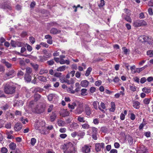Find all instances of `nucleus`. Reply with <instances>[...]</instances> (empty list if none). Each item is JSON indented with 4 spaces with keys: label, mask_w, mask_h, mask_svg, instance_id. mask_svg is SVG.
<instances>
[{
    "label": "nucleus",
    "mask_w": 153,
    "mask_h": 153,
    "mask_svg": "<svg viewBox=\"0 0 153 153\" xmlns=\"http://www.w3.org/2000/svg\"><path fill=\"white\" fill-rule=\"evenodd\" d=\"M16 87L11 83H7L4 85V92L7 94H12L16 91Z\"/></svg>",
    "instance_id": "f257e3e1"
},
{
    "label": "nucleus",
    "mask_w": 153,
    "mask_h": 153,
    "mask_svg": "<svg viewBox=\"0 0 153 153\" xmlns=\"http://www.w3.org/2000/svg\"><path fill=\"white\" fill-rule=\"evenodd\" d=\"M45 124V123L44 121L38 122L36 123L34 125V127L36 130L39 131V133L42 134H45L46 133L44 130Z\"/></svg>",
    "instance_id": "f03ea898"
},
{
    "label": "nucleus",
    "mask_w": 153,
    "mask_h": 153,
    "mask_svg": "<svg viewBox=\"0 0 153 153\" xmlns=\"http://www.w3.org/2000/svg\"><path fill=\"white\" fill-rule=\"evenodd\" d=\"M75 151L74 147L71 143L69 142L65 145L64 153H75Z\"/></svg>",
    "instance_id": "7ed1b4c3"
},
{
    "label": "nucleus",
    "mask_w": 153,
    "mask_h": 153,
    "mask_svg": "<svg viewBox=\"0 0 153 153\" xmlns=\"http://www.w3.org/2000/svg\"><path fill=\"white\" fill-rule=\"evenodd\" d=\"M133 26L135 27H139L142 26L146 25V22L143 20H137L134 21L133 23Z\"/></svg>",
    "instance_id": "20e7f679"
},
{
    "label": "nucleus",
    "mask_w": 153,
    "mask_h": 153,
    "mask_svg": "<svg viewBox=\"0 0 153 153\" xmlns=\"http://www.w3.org/2000/svg\"><path fill=\"white\" fill-rule=\"evenodd\" d=\"M136 153H149L147 148L143 145H141L137 148Z\"/></svg>",
    "instance_id": "39448f33"
},
{
    "label": "nucleus",
    "mask_w": 153,
    "mask_h": 153,
    "mask_svg": "<svg viewBox=\"0 0 153 153\" xmlns=\"http://www.w3.org/2000/svg\"><path fill=\"white\" fill-rule=\"evenodd\" d=\"M10 44L11 46L14 48L21 47L24 46V43L19 41H15L13 40H11Z\"/></svg>",
    "instance_id": "423d86ee"
},
{
    "label": "nucleus",
    "mask_w": 153,
    "mask_h": 153,
    "mask_svg": "<svg viewBox=\"0 0 153 153\" xmlns=\"http://www.w3.org/2000/svg\"><path fill=\"white\" fill-rule=\"evenodd\" d=\"M91 146L85 145L82 147L81 150L83 153H90L91 152Z\"/></svg>",
    "instance_id": "0eeeda50"
},
{
    "label": "nucleus",
    "mask_w": 153,
    "mask_h": 153,
    "mask_svg": "<svg viewBox=\"0 0 153 153\" xmlns=\"http://www.w3.org/2000/svg\"><path fill=\"white\" fill-rule=\"evenodd\" d=\"M0 7L7 10H11V6L10 3L4 2L0 5Z\"/></svg>",
    "instance_id": "6e6552de"
},
{
    "label": "nucleus",
    "mask_w": 153,
    "mask_h": 153,
    "mask_svg": "<svg viewBox=\"0 0 153 153\" xmlns=\"http://www.w3.org/2000/svg\"><path fill=\"white\" fill-rule=\"evenodd\" d=\"M105 144L104 143H97L95 144V149L97 152L101 151V148H104Z\"/></svg>",
    "instance_id": "1a4fd4ad"
},
{
    "label": "nucleus",
    "mask_w": 153,
    "mask_h": 153,
    "mask_svg": "<svg viewBox=\"0 0 153 153\" xmlns=\"http://www.w3.org/2000/svg\"><path fill=\"white\" fill-rule=\"evenodd\" d=\"M16 74V71L13 69H11L6 74V75L8 78H12L15 76Z\"/></svg>",
    "instance_id": "9d476101"
},
{
    "label": "nucleus",
    "mask_w": 153,
    "mask_h": 153,
    "mask_svg": "<svg viewBox=\"0 0 153 153\" xmlns=\"http://www.w3.org/2000/svg\"><path fill=\"white\" fill-rule=\"evenodd\" d=\"M83 109L82 104H80L75 110V113L80 114L83 112Z\"/></svg>",
    "instance_id": "9b49d317"
},
{
    "label": "nucleus",
    "mask_w": 153,
    "mask_h": 153,
    "mask_svg": "<svg viewBox=\"0 0 153 153\" xmlns=\"http://www.w3.org/2000/svg\"><path fill=\"white\" fill-rule=\"evenodd\" d=\"M44 111V108L41 106L36 107L35 108V111L37 113L40 114Z\"/></svg>",
    "instance_id": "f8f14e48"
},
{
    "label": "nucleus",
    "mask_w": 153,
    "mask_h": 153,
    "mask_svg": "<svg viewBox=\"0 0 153 153\" xmlns=\"http://www.w3.org/2000/svg\"><path fill=\"white\" fill-rule=\"evenodd\" d=\"M56 117L57 115L56 112H53L51 115L50 116V121L51 122H53L56 119Z\"/></svg>",
    "instance_id": "ddd939ff"
},
{
    "label": "nucleus",
    "mask_w": 153,
    "mask_h": 153,
    "mask_svg": "<svg viewBox=\"0 0 153 153\" xmlns=\"http://www.w3.org/2000/svg\"><path fill=\"white\" fill-rule=\"evenodd\" d=\"M22 128V126L21 123H17L15 125L14 129L16 131H20Z\"/></svg>",
    "instance_id": "4468645a"
},
{
    "label": "nucleus",
    "mask_w": 153,
    "mask_h": 153,
    "mask_svg": "<svg viewBox=\"0 0 153 153\" xmlns=\"http://www.w3.org/2000/svg\"><path fill=\"white\" fill-rule=\"evenodd\" d=\"M61 31L59 30H58L57 29L55 28H51L50 30V33L51 34H55L59 33Z\"/></svg>",
    "instance_id": "2eb2a0df"
},
{
    "label": "nucleus",
    "mask_w": 153,
    "mask_h": 153,
    "mask_svg": "<svg viewBox=\"0 0 153 153\" xmlns=\"http://www.w3.org/2000/svg\"><path fill=\"white\" fill-rule=\"evenodd\" d=\"M140 102L137 101H134L133 102V106L136 109H138L140 108Z\"/></svg>",
    "instance_id": "dca6fc26"
},
{
    "label": "nucleus",
    "mask_w": 153,
    "mask_h": 153,
    "mask_svg": "<svg viewBox=\"0 0 153 153\" xmlns=\"http://www.w3.org/2000/svg\"><path fill=\"white\" fill-rule=\"evenodd\" d=\"M89 84V82L86 80L82 81L80 83L81 86L83 87L86 88L87 87Z\"/></svg>",
    "instance_id": "f3484780"
},
{
    "label": "nucleus",
    "mask_w": 153,
    "mask_h": 153,
    "mask_svg": "<svg viewBox=\"0 0 153 153\" xmlns=\"http://www.w3.org/2000/svg\"><path fill=\"white\" fill-rule=\"evenodd\" d=\"M85 111L86 115L89 116L91 114V109L88 106H86L85 108Z\"/></svg>",
    "instance_id": "a211bd4d"
},
{
    "label": "nucleus",
    "mask_w": 153,
    "mask_h": 153,
    "mask_svg": "<svg viewBox=\"0 0 153 153\" xmlns=\"http://www.w3.org/2000/svg\"><path fill=\"white\" fill-rule=\"evenodd\" d=\"M43 52V57L44 58H49L51 56V53L50 52H48L46 50L44 51Z\"/></svg>",
    "instance_id": "6ab92c4d"
},
{
    "label": "nucleus",
    "mask_w": 153,
    "mask_h": 153,
    "mask_svg": "<svg viewBox=\"0 0 153 153\" xmlns=\"http://www.w3.org/2000/svg\"><path fill=\"white\" fill-rule=\"evenodd\" d=\"M31 76L30 75L25 74L24 76V79L26 82H27L30 81Z\"/></svg>",
    "instance_id": "aec40b11"
},
{
    "label": "nucleus",
    "mask_w": 153,
    "mask_h": 153,
    "mask_svg": "<svg viewBox=\"0 0 153 153\" xmlns=\"http://www.w3.org/2000/svg\"><path fill=\"white\" fill-rule=\"evenodd\" d=\"M48 72V70L45 68H42L40 69L39 72V74L40 75H43L45 74H46Z\"/></svg>",
    "instance_id": "412c9836"
},
{
    "label": "nucleus",
    "mask_w": 153,
    "mask_h": 153,
    "mask_svg": "<svg viewBox=\"0 0 153 153\" xmlns=\"http://www.w3.org/2000/svg\"><path fill=\"white\" fill-rule=\"evenodd\" d=\"M122 16L123 18L127 22L131 23L132 22V19L129 16H126L125 15L123 14Z\"/></svg>",
    "instance_id": "4be33fe9"
},
{
    "label": "nucleus",
    "mask_w": 153,
    "mask_h": 153,
    "mask_svg": "<svg viewBox=\"0 0 153 153\" xmlns=\"http://www.w3.org/2000/svg\"><path fill=\"white\" fill-rule=\"evenodd\" d=\"M79 127V125L76 123H72L70 125V127L74 129H77Z\"/></svg>",
    "instance_id": "5701e85b"
},
{
    "label": "nucleus",
    "mask_w": 153,
    "mask_h": 153,
    "mask_svg": "<svg viewBox=\"0 0 153 153\" xmlns=\"http://www.w3.org/2000/svg\"><path fill=\"white\" fill-rule=\"evenodd\" d=\"M57 123L58 125L59 126H64L65 124V122L64 121L59 120H58Z\"/></svg>",
    "instance_id": "b1692460"
},
{
    "label": "nucleus",
    "mask_w": 153,
    "mask_h": 153,
    "mask_svg": "<svg viewBox=\"0 0 153 153\" xmlns=\"http://www.w3.org/2000/svg\"><path fill=\"white\" fill-rule=\"evenodd\" d=\"M66 66L65 65L60 66L57 68L56 71H57L62 72L64 71L66 69Z\"/></svg>",
    "instance_id": "393cba45"
},
{
    "label": "nucleus",
    "mask_w": 153,
    "mask_h": 153,
    "mask_svg": "<svg viewBox=\"0 0 153 153\" xmlns=\"http://www.w3.org/2000/svg\"><path fill=\"white\" fill-rule=\"evenodd\" d=\"M9 146L10 149L14 150L16 148V143L13 142H11L9 145Z\"/></svg>",
    "instance_id": "a878e982"
},
{
    "label": "nucleus",
    "mask_w": 153,
    "mask_h": 153,
    "mask_svg": "<svg viewBox=\"0 0 153 153\" xmlns=\"http://www.w3.org/2000/svg\"><path fill=\"white\" fill-rule=\"evenodd\" d=\"M30 65L35 71H37L38 70L39 67L38 65L33 63H31Z\"/></svg>",
    "instance_id": "bb28decb"
},
{
    "label": "nucleus",
    "mask_w": 153,
    "mask_h": 153,
    "mask_svg": "<svg viewBox=\"0 0 153 153\" xmlns=\"http://www.w3.org/2000/svg\"><path fill=\"white\" fill-rule=\"evenodd\" d=\"M2 62L4 64L5 66L8 68H10L12 66V65L11 64L6 61L5 60H3L2 61Z\"/></svg>",
    "instance_id": "cd10ccee"
},
{
    "label": "nucleus",
    "mask_w": 153,
    "mask_h": 153,
    "mask_svg": "<svg viewBox=\"0 0 153 153\" xmlns=\"http://www.w3.org/2000/svg\"><path fill=\"white\" fill-rule=\"evenodd\" d=\"M38 79L39 81L43 82H45L47 81L46 77L43 76H39Z\"/></svg>",
    "instance_id": "c85d7f7f"
},
{
    "label": "nucleus",
    "mask_w": 153,
    "mask_h": 153,
    "mask_svg": "<svg viewBox=\"0 0 153 153\" xmlns=\"http://www.w3.org/2000/svg\"><path fill=\"white\" fill-rule=\"evenodd\" d=\"M26 73L25 74H27L30 75L32 72V70L31 68L29 67H27L26 68Z\"/></svg>",
    "instance_id": "c756f323"
},
{
    "label": "nucleus",
    "mask_w": 153,
    "mask_h": 153,
    "mask_svg": "<svg viewBox=\"0 0 153 153\" xmlns=\"http://www.w3.org/2000/svg\"><path fill=\"white\" fill-rule=\"evenodd\" d=\"M43 89L39 87H37L35 88L34 91L35 92H41L43 91Z\"/></svg>",
    "instance_id": "7c9ffc66"
},
{
    "label": "nucleus",
    "mask_w": 153,
    "mask_h": 153,
    "mask_svg": "<svg viewBox=\"0 0 153 153\" xmlns=\"http://www.w3.org/2000/svg\"><path fill=\"white\" fill-rule=\"evenodd\" d=\"M111 108L110 109V111L111 112H114L115 109V105L114 102H111Z\"/></svg>",
    "instance_id": "2f4dec72"
},
{
    "label": "nucleus",
    "mask_w": 153,
    "mask_h": 153,
    "mask_svg": "<svg viewBox=\"0 0 153 153\" xmlns=\"http://www.w3.org/2000/svg\"><path fill=\"white\" fill-rule=\"evenodd\" d=\"M76 106V104L75 102H73L71 104H68V108L71 109H74Z\"/></svg>",
    "instance_id": "473e14b6"
},
{
    "label": "nucleus",
    "mask_w": 153,
    "mask_h": 153,
    "mask_svg": "<svg viewBox=\"0 0 153 153\" xmlns=\"http://www.w3.org/2000/svg\"><path fill=\"white\" fill-rule=\"evenodd\" d=\"M87 90L86 89L83 88L81 90V95L83 96L87 95Z\"/></svg>",
    "instance_id": "72a5a7b5"
},
{
    "label": "nucleus",
    "mask_w": 153,
    "mask_h": 153,
    "mask_svg": "<svg viewBox=\"0 0 153 153\" xmlns=\"http://www.w3.org/2000/svg\"><path fill=\"white\" fill-rule=\"evenodd\" d=\"M41 97L40 95L38 94H36L34 96V100L36 101H37L39 100Z\"/></svg>",
    "instance_id": "f704fd0d"
},
{
    "label": "nucleus",
    "mask_w": 153,
    "mask_h": 153,
    "mask_svg": "<svg viewBox=\"0 0 153 153\" xmlns=\"http://www.w3.org/2000/svg\"><path fill=\"white\" fill-rule=\"evenodd\" d=\"M69 115V112L66 110L64 111L62 114H61V115H62V117H64L68 116Z\"/></svg>",
    "instance_id": "c9c22d12"
},
{
    "label": "nucleus",
    "mask_w": 153,
    "mask_h": 153,
    "mask_svg": "<svg viewBox=\"0 0 153 153\" xmlns=\"http://www.w3.org/2000/svg\"><path fill=\"white\" fill-rule=\"evenodd\" d=\"M82 126V128L84 129H88L90 128L89 125L87 123L83 124Z\"/></svg>",
    "instance_id": "e433bc0d"
},
{
    "label": "nucleus",
    "mask_w": 153,
    "mask_h": 153,
    "mask_svg": "<svg viewBox=\"0 0 153 153\" xmlns=\"http://www.w3.org/2000/svg\"><path fill=\"white\" fill-rule=\"evenodd\" d=\"M65 82L67 83L69 85L71 84H73L74 83L73 79L72 78H71L70 80H68L67 79H65Z\"/></svg>",
    "instance_id": "4c0bfd02"
},
{
    "label": "nucleus",
    "mask_w": 153,
    "mask_h": 153,
    "mask_svg": "<svg viewBox=\"0 0 153 153\" xmlns=\"http://www.w3.org/2000/svg\"><path fill=\"white\" fill-rule=\"evenodd\" d=\"M85 134V132L83 131H79L77 132V135L80 137H83Z\"/></svg>",
    "instance_id": "58836bf2"
},
{
    "label": "nucleus",
    "mask_w": 153,
    "mask_h": 153,
    "mask_svg": "<svg viewBox=\"0 0 153 153\" xmlns=\"http://www.w3.org/2000/svg\"><path fill=\"white\" fill-rule=\"evenodd\" d=\"M92 134H97V128L95 127H93L91 128Z\"/></svg>",
    "instance_id": "ea45409f"
},
{
    "label": "nucleus",
    "mask_w": 153,
    "mask_h": 153,
    "mask_svg": "<svg viewBox=\"0 0 153 153\" xmlns=\"http://www.w3.org/2000/svg\"><path fill=\"white\" fill-rule=\"evenodd\" d=\"M147 54L150 57H152L153 56V51L151 50L148 51L147 52Z\"/></svg>",
    "instance_id": "a19ab883"
},
{
    "label": "nucleus",
    "mask_w": 153,
    "mask_h": 153,
    "mask_svg": "<svg viewBox=\"0 0 153 153\" xmlns=\"http://www.w3.org/2000/svg\"><path fill=\"white\" fill-rule=\"evenodd\" d=\"M91 70H92L91 68V67L88 68V69L86 70V73L85 74V75L86 76H88L89 75Z\"/></svg>",
    "instance_id": "79ce46f5"
},
{
    "label": "nucleus",
    "mask_w": 153,
    "mask_h": 153,
    "mask_svg": "<svg viewBox=\"0 0 153 153\" xmlns=\"http://www.w3.org/2000/svg\"><path fill=\"white\" fill-rule=\"evenodd\" d=\"M97 104H99V102L97 101H94L93 103L94 108L96 110L97 109Z\"/></svg>",
    "instance_id": "37998d69"
},
{
    "label": "nucleus",
    "mask_w": 153,
    "mask_h": 153,
    "mask_svg": "<svg viewBox=\"0 0 153 153\" xmlns=\"http://www.w3.org/2000/svg\"><path fill=\"white\" fill-rule=\"evenodd\" d=\"M36 140L35 138H33L31 139L30 143L32 146H34L36 142Z\"/></svg>",
    "instance_id": "c03bdc74"
},
{
    "label": "nucleus",
    "mask_w": 153,
    "mask_h": 153,
    "mask_svg": "<svg viewBox=\"0 0 153 153\" xmlns=\"http://www.w3.org/2000/svg\"><path fill=\"white\" fill-rule=\"evenodd\" d=\"M62 75V73H61L55 72L54 74V76L56 77L59 78Z\"/></svg>",
    "instance_id": "a18cd8bd"
},
{
    "label": "nucleus",
    "mask_w": 153,
    "mask_h": 153,
    "mask_svg": "<svg viewBox=\"0 0 153 153\" xmlns=\"http://www.w3.org/2000/svg\"><path fill=\"white\" fill-rule=\"evenodd\" d=\"M142 91L144 92H145L146 93L148 94L151 91V90L149 88H143L142 89Z\"/></svg>",
    "instance_id": "49530a36"
},
{
    "label": "nucleus",
    "mask_w": 153,
    "mask_h": 153,
    "mask_svg": "<svg viewBox=\"0 0 153 153\" xmlns=\"http://www.w3.org/2000/svg\"><path fill=\"white\" fill-rule=\"evenodd\" d=\"M59 81L60 82L62 83H65V78L64 77V76L63 75L62 76H61L59 78Z\"/></svg>",
    "instance_id": "de8ad7c7"
},
{
    "label": "nucleus",
    "mask_w": 153,
    "mask_h": 153,
    "mask_svg": "<svg viewBox=\"0 0 153 153\" xmlns=\"http://www.w3.org/2000/svg\"><path fill=\"white\" fill-rule=\"evenodd\" d=\"M128 140L129 144L131 145L133 143V138L129 136L128 138Z\"/></svg>",
    "instance_id": "09e8293b"
},
{
    "label": "nucleus",
    "mask_w": 153,
    "mask_h": 153,
    "mask_svg": "<svg viewBox=\"0 0 153 153\" xmlns=\"http://www.w3.org/2000/svg\"><path fill=\"white\" fill-rule=\"evenodd\" d=\"M77 120L80 122H85V120L84 118L83 117H78L77 118Z\"/></svg>",
    "instance_id": "8fccbe9b"
},
{
    "label": "nucleus",
    "mask_w": 153,
    "mask_h": 153,
    "mask_svg": "<svg viewBox=\"0 0 153 153\" xmlns=\"http://www.w3.org/2000/svg\"><path fill=\"white\" fill-rule=\"evenodd\" d=\"M47 64L50 65H52L54 63V61L53 59H51L47 62Z\"/></svg>",
    "instance_id": "3c124183"
},
{
    "label": "nucleus",
    "mask_w": 153,
    "mask_h": 153,
    "mask_svg": "<svg viewBox=\"0 0 153 153\" xmlns=\"http://www.w3.org/2000/svg\"><path fill=\"white\" fill-rule=\"evenodd\" d=\"M29 40L32 44H34L35 42V39L32 36H31L29 37Z\"/></svg>",
    "instance_id": "603ef678"
},
{
    "label": "nucleus",
    "mask_w": 153,
    "mask_h": 153,
    "mask_svg": "<svg viewBox=\"0 0 153 153\" xmlns=\"http://www.w3.org/2000/svg\"><path fill=\"white\" fill-rule=\"evenodd\" d=\"M1 151L3 153H7V152L8 150L5 147H3L1 149Z\"/></svg>",
    "instance_id": "864d4df0"
},
{
    "label": "nucleus",
    "mask_w": 153,
    "mask_h": 153,
    "mask_svg": "<svg viewBox=\"0 0 153 153\" xmlns=\"http://www.w3.org/2000/svg\"><path fill=\"white\" fill-rule=\"evenodd\" d=\"M105 4V1L103 0L100 1V3L98 4V6L100 7H103Z\"/></svg>",
    "instance_id": "5fc2aeb1"
},
{
    "label": "nucleus",
    "mask_w": 153,
    "mask_h": 153,
    "mask_svg": "<svg viewBox=\"0 0 153 153\" xmlns=\"http://www.w3.org/2000/svg\"><path fill=\"white\" fill-rule=\"evenodd\" d=\"M150 100L148 98H145L143 101V102L145 104H148L150 102Z\"/></svg>",
    "instance_id": "6e6d98bb"
},
{
    "label": "nucleus",
    "mask_w": 153,
    "mask_h": 153,
    "mask_svg": "<svg viewBox=\"0 0 153 153\" xmlns=\"http://www.w3.org/2000/svg\"><path fill=\"white\" fill-rule=\"evenodd\" d=\"M5 127L8 129L10 128L11 127V123H8L5 125Z\"/></svg>",
    "instance_id": "4d7b16f0"
},
{
    "label": "nucleus",
    "mask_w": 153,
    "mask_h": 153,
    "mask_svg": "<svg viewBox=\"0 0 153 153\" xmlns=\"http://www.w3.org/2000/svg\"><path fill=\"white\" fill-rule=\"evenodd\" d=\"M40 45L45 48H48L49 46L45 42H41Z\"/></svg>",
    "instance_id": "13d9d810"
},
{
    "label": "nucleus",
    "mask_w": 153,
    "mask_h": 153,
    "mask_svg": "<svg viewBox=\"0 0 153 153\" xmlns=\"http://www.w3.org/2000/svg\"><path fill=\"white\" fill-rule=\"evenodd\" d=\"M130 89L133 91H136V88L134 86L130 85Z\"/></svg>",
    "instance_id": "bf43d9fd"
},
{
    "label": "nucleus",
    "mask_w": 153,
    "mask_h": 153,
    "mask_svg": "<svg viewBox=\"0 0 153 153\" xmlns=\"http://www.w3.org/2000/svg\"><path fill=\"white\" fill-rule=\"evenodd\" d=\"M113 80L114 82L117 83L119 82V80H120V79L118 77L116 76L114 77Z\"/></svg>",
    "instance_id": "052dcab7"
},
{
    "label": "nucleus",
    "mask_w": 153,
    "mask_h": 153,
    "mask_svg": "<svg viewBox=\"0 0 153 153\" xmlns=\"http://www.w3.org/2000/svg\"><path fill=\"white\" fill-rule=\"evenodd\" d=\"M146 81V78L145 77H143L141 78L140 82L141 83L143 84Z\"/></svg>",
    "instance_id": "680f3d73"
},
{
    "label": "nucleus",
    "mask_w": 153,
    "mask_h": 153,
    "mask_svg": "<svg viewBox=\"0 0 153 153\" xmlns=\"http://www.w3.org/2000/svg\"><path fill=\"white\" fill-rule=\"evenodd\" d=\"M44 57H43L42 56H39V59H38V60L39 61H41V62H43L45 61Z\"/></svg>",
    "instance_id": "e2e57ef3"
},
{
    "label": "nucleus",
    "mask_w": 153,
    "mask_h": 153,
    "mask_svg": "<svg viewBox=\"0 0 153 153\" xmlns=\"http://www.w3.org/2000/svg\"><path fill=\"white\" fill-rule=\"evenodd\" d=\"M148 12L149 14L150 15H153V12L152 11V9L151 8H149L148 9Z\"/></svg>",
    "instance_id": "0e129e2a"
},
{
    "label": "nucleus",
    "mask_w": 153,
    "mask_h": 153,
    "mask_svg": "<svg viewBox=\"0 0 153 153\" xmlns=\"http://www.w3.org/2000/svg\"><path fill=\"white\" fill-rule=\"evenodd\" d=\"M148 5L150 7H153V0H150L148 3Z\"/></svg>",
    "instance_id": "69168bd1"
},
{
    "label": "nucleus",
    "mask_w": 153,
    "mask_h": 153,
    "mask_svg": "<svg viewBox=\"0 0 153 153\" xmlns=\"http://www.w3.org/2000/svg\"><path fill=\"white\" fill-rule=\"evenodd\" d=\"M53 108V105H50L49 106V108L48 109V112H51Z\"/></svg>",
    "instance_id": "338daca9"
},
{
    "label": "nucleus",
    "mask_w": 153,
    "mask_h": 153,
    "mask_svg": "<svg viewBox=\"0 0 153 153\" xmlns=\"http://www.w3.org/2000/svg\"><path fill=\"white\" fill-rule=\"evenodd\" d=\"M130 118L132 120H134L135 118V115L133 113H131L130 114Z\"/></svg>",
    "instance_id": "774afa93"
}]
</instances>
